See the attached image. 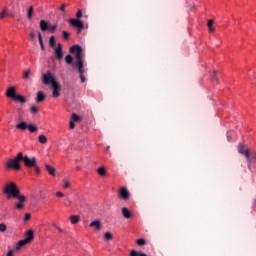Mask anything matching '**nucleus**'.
<instances>
[{
	"instance_id": "obj_16",
	"label": "nucleus",
	"mask_w": 256,
	"mask_h": 256,
	"mask_svg": "<svg viewBox=\"0 0 256 256\" xmlns=\"http://www.w3.org/2000/svg\"><path fill=\"white\" fill-rule=\"evenodd\" d=\"M13 101H16L18 103H27V98L23 95H16Z\"/></svg>"
},
{
	"instance_id": "obj_33",
	"label": "nucleus",
	"mask_w": 256,
	"mask_h": 256,
	"mask_svg": "<svg viewBox=\"0 0 256 256\" xmlns=\"http://www.w3.org/2000/svg\"><path fill=\"white\" fill-rule=\"evenodd\" d=\"M30 111L31 113L36 114V113H39V108H37V106H31Z\"/></svg>"
},
{
	"instance_id": "obj_26",
	"label": "nucleus",
	"mask_w": 256,
	"mask_h": 256,
	"mask_svg": "<svg viewBox=\"0 0 256 256\" xmlns=\"http://www.w3.org/2000/svg\"><path fill=\"white\" fill-rule=\"evenodd\" d=\"M23 79H25L26 81L31 79V71L30 70H27L24 72Z\"/></svg>"
},
{
	"instance_id": "obj_50",
	"label": "nucleus",
	"mask_w": 256,
	"mask_h": 256,
	"mask_svg": "<svg viewBox=\"0 0 256 256\" xmlns=\"http://www.w3.org/2000/svg\"><path fill=\"white\" fill-rule=\"evenodd\" d=\"M76 169H77V171H80V170H81V168H79V167H77Z\"/></svg>"
},
{
	"instance_id": "obj_2",
	"label": "nucleus",
	"mask_w": 256,
	"mask_h": 256,
	"mask_svg": "<svg viewBox=\"0 0 256 256\" xmlns=\"http://www.w3.org/2000/svg\"><path fill=\"white\" fill-rule=\"evenodd\" d=\"M70 53H75L76 61L72 64L73 69L77 70L79 73V77L81 79V83H85L87 78H85V61L83 55V48L79 45H74L69 49Z\"/></svg>"
},
{
	"instance_id": "obj_31",
	"label": "nucleus",
	"mask_w": 256,
	"mask_h": 256,
	"mask_svg": "<svg viewBox=\"0 0 256 256\" xmlns=\"http://www.w3.org/2000/svg\"><path fill=\"white\" fill-rule=\"evenodd\" d=\"M62 37H63V39L67 40V39H69V37H71V34H69V32H67V31H63Z\"/></svg>"
},
{
	"instance_id": "obj_21",
	"label": "nucleus",
	"mask_w": 256,
	"mask_h": 256,
	"mask_svg": "<svg viewBox=\"0 0 256 256\" xmlns=\"http://www.w3.org/2000/svg\"><path fill=\"white\" fill-rule=\"evenodd\" d=\"M97 173L100 175V177H105L107 170H105V167H100L97 169Z\"/></svg>"
},
{
	"instance_id": "obj_35",
	"label": "nucleus",
	"mask_w": 256,
	"mask_h": 256,
	"mask_svg": "<svg viewBox=\"0 0 256 256\" xmlns=\"http://www.w3.org/2000/svg\"><path fill=\"white\" fill-rule=\"evenodd\" d=\"M71 121H73V122L79 121V116H77V114L73 113V114L71 115Z\"/></svg>"
},
{
	"instance_id": "obj_18",
	"label": "nucleus",
	"mask_w": 256,
	"mask_h": 256,
	"mask_svg": "<svg viewBox=\"0 0 256 256\" xmlns=\"http://www.w3.org/2000/svg\"><path fill=\"white\" fill-rule=\"evenodd\" d=\"M45 169H46V171H48L49 175H52V177H55V171L56 170H55L54 167H52L51 165L47 164L45 166Z\"/></svg>"
},
{
	"instance_id": "obj_32",
	"label": "nucleus",
	"mask_w": 256,
	"mask_h": 256,
	"mask_svg": "<svg viewBox=\"0 0 256 256\" xmlns=\"http://www.w3.org/2000/svg\"><path fill=\"white\" fill-rule=\"evenodd\" d=\"M7 231V225L1 223L0 224V232L5 233Z\"/></svg>"
},
{
	"instance_id": "obj_48",
	"label": "nucleus",
	"mask_w": 256,
	"mask_h": 256,
	"mask_svg": "<svg viewBox=\"0 0 256 256\" xmlns=\"http://www.w3.org/2000/svg\"><path fill=\"white\" fill-rule=\"evenodd\" d=\"M57 229L60 233H63V230L60 227H58Z\"/></svg>"
},
{
	"instance_id": "obj_49",
	"label": "nucleus",
	"mask_w": 256,
	"mask_h": 256,
	"mask_svg": "<svg viewBox=\"0 0 256 256\" xmlns=\"http://www.w3.org/2000/svg\"><path fill=\"white\" fill-rule=\"evenodd\" d=\"M54 227H55L56 229H58V228H59V226H57V224H54Z\"/></svg>"
},
{
	"instance_id": "obj_27",
	"label": "nucleus",
	"mask_w": 256,
	"mask_h": 256,
	"mask_svg": "<svg viewBox=\"0 0 256 256\" xmlns=\"http://www.w3.org/2000/svg\"><path fill=\"white\" fill-rule=\"evenodd\" d=\"M146 243L147 242L143 238L136 240V244L139 245V247H143V245H146Z\"/></svg>"
},
{
	"instance_id": "obj_22",
	"label": "nucleus",
	"mask_w": 256,
	"mask_h": 256,
	"mask_svg": "<svg viewBox=\"0 0 256 256\" xmlns=\"http://www.w3.org/2000/svg\"><path fill=\"white\" fill-rule=\"evenodd\" d=\"M28 130L30 131V133H36V131H39V128H37V126H35V124H29Z\"/></svg>"
},
{
	"instance_id": "obj_11",
	"label": "nucleus",
	"mask_w": 256,
	"mask_h": 256,
	"mask_svg": "<svg viewBox=\"0 0 256 256\" xmlns=\"http://www.w3.org/2000/svg\"><path fill=\"white\" fill-rule=\"evenodd\" d=\"M119 195H120L121 199H123L124 201H127V199H129V190H127V188L123 187L120 189Z\"/></svg>"
},
{
	"instance_id": "obj_39",
	"label": "nucleus",
	"mask_w": 256,
	"mask_h": 256,
	"mask_svg": "<svg viewBox=\"0 0 256 256\" xmlns=\"http://www.w3.org/2000/svg\"><path fill=\"white\" fill-rule=\"evenodd\" d=\"M69 127L70 129H75V122H73V120H70Z\"/></svg>"
},
{
	"instance_id": "obj_5",
	"label": "nucleus",
	"mask_w": 256,
	"mask_h": 256,
	"mask_svg": "<svg viewBox=\"0 0 256 256\" xmlns=\"http://www.w3.org/2000/svg\"><path fill=\"white\" fill-rule=\"evenodd\" d=\"M83 17V10L78 9V12L76 13V18H70L68 20V23L77 29V34L81 33L85 29V24H83V21H81V18Z\"/></svg>"
},
{
	"instance_id": "obj_12",
	"label": "nucleus",
	"mask_w": 256,
	"mask_h": 256,
	"mask_svg": "<svg viewBox=\"0 0 256 256\" xmlns=\"http://www.w3.org/2000/svg\"><path fill=\"white\" fill-rule=\"evenodd\" d=\"M47 99V96L42 91H38L36 95V103H43Z\"/></svg>"
},
{
	"instance_id": "obj_3",
	"label": "nucleus",
	"mask_w": 256,
	"mask_h": 256,
	"mask_svg": "<svg viewBox=\"0 0 256 256\" xmlns=\"http://www.w3.org/2000/svg\"><path fill=\"white\" fill-rule=\"evenodd\" d=\"M23 161L25 167H27L28 169L34 168L35 165L37 164V158L32 157L29 158V156L27 155H23V152H19L16 157H14L13 159L9 160L6 163V167L8 169H14L15 171H19V169H21V164L20 162Z\"/></svg>"
},
{
	"instance_id": "obj_4",
	"label": "nucleus",
	"mask_w": 256,
	"mask_h": 256,
	"mask_svg": "<svg viewBox=\"0 0 256 256\" xmlns=\"http://www.w3.org/2000/svg\"><path fill=\"white\" fill-rule=\"evenodd\" d=\"M42 81L44 85H51L52 87V97L57 98L61 95V85L55 79V76L50 72H46V74L42 75Z\"/></svg>"
},
{
	"instance_id": "obj_42",
	"label": "nucleus",
	"mask_w": 256,
	"mask_h": 256,
	"mask_svg": "<svg viewBox=\"0 0 256 256\" xmlns=\"http://www.w3.org/2000/svg\"><path fill=\"white\" fill-rule=\"evenodd\" d=\"M56 197H65V194H63V192H56Z\"/></svg>"
},
{
	"instance_id": "obj_17",
	"label": "nucleus",
	"mask_w": 256,
	"mask_h": 256,
	"mask_svg": "<svg viewBox=\"0 0 256 256\" xmlns=\"http://www.w3.org/2000/svg\"><path fill=\"white\" fill-rule=\"evenodd\" d=\"M89 227H95L96 231H99L101 229V221L95 220L89 224Z\"/></svg>"
},
{
	"instance_id": "obj_46",
	"label": "nucleus",
	"mask_w": 256,
	"mask_h": 256,
	"mask_svg": "<svg viewBox=\"0 0 256 256\" xmlns=\"http://www.w3.org/2000/svg\"><path fill=\"white\" fill-rule=\"evenodd\" d=\"M65 7L66 5L65 4H62L61 7H60V11H62V13H65Z\"/></svg>"
},
{
	"instance_id": "obj_13",
	"label": "nucleus",
	"mask_w": 256,
	"mask_h": 256,
	"mask_svg": "<svg viewBox=\"0 0 256 256\" xmlns=\"http://www.w3.org/2000/svg\"><path fill=\"white\" fill-rule=\"evenodd\" d=\"M40 29H41V31H50L51 26L49 25V23L47 21L41 20L40 21Z\"/></svg>"
},
{
	"instance_id": "obj_34",
	"label": "nucleus",
	"mask_w": 256,
	"mask_h": 256,
	"mask_svg": "<svg viewBox=\"0 0 256 256\" xmlns=\"http://www.w3.org/2000/svg\"><path fill=\"white\" fill-rule=\"evenodd\" d=\"M63 187L64 189H69V187H71V183L67 180H63Z\"/></svg>"
},
{
	"instance_id": "obj_40",
	"label": "nucleus",
	"mask_w": 256,
	"mask_h": 256,
	"mask_svg": "<svg viewBox=\"0 0 256 256\" xmlns=\"http://www.w3.org/2000/svg\"><path fill=\"white\" fill-rule=\"evenodd\" d=\"M31 220V214H25L24 221H30Z\"/></svg>"
},
{
	"instance_id": "obj_25",
	"label": "nucleus",
	"mask_w": 256,
	"mask_h": 256,
	"mask_svg": "<svg viewBox=\"0 0 256 256\" xmlns=\"http://www.w3.org/2000/svg\"><path fill=\"white\" fill-rule=\"evenodd\" d=\"M130 256H147V254H145V253H140V252H138V251L132 250V251L130 252Z\"/></svg>"
},
{
	"instance_id": "obj_36",
	"label": "nucleus",
	"mask_w": 256,
	"mask_h": 256,
	"mask_svg": "<svg viewBox=\"0 0 256 256\" xmlns=\"http://www.w3.org/2000/svg\"><path fill=\"white\" fill-rule=\"evenodd\" d=\"M32 168L34 169V171H35V173H36L37 175H39V173H41V168H39V166H38L37 164H35V166L32 167Z\"/></svg>"
},
{
	"instance_id": "obj_41",
	"label": "nucleus",
	"mask_w": 256,
	"mask_h": 256,
	"mask_svg": "<svg viewBox=\"0 0 256 256\" xmlns=\"http://www.w3.org/2000/svg\"><path fill=\"white\" fill-rule=\"evenodd\" d=\"M212 79H215L216 82L219 81V79L217 78V71H214Z\"/></svg>"
},
{
	"instance_id": "obj_29",
	"label": "nucleus",
	"mask_w": 256,
	"mask_h": 256,
	"mask_svg": "<svg viewBox=\"0 0 256 256\" xmlns=\"http://www.w3.org/2000/svg\"><path fill=\"white\" fill-rule=\"evenodd\" d=\"M27 17H28V19H31L33 17V6H30L28 8Z\"/></svg>"
},
{
	"instance_id": "obj_38",
	"label": "nucleus",
	"mask_w": 256,
	"mask_h": 256,
	"mask_svg": "<svg viewBox=\"0 0 256 256\" xmlns=\"http://www.w3.org/2000/svg\"><path fill=\"white\" fill-rule=\"evenodd\" d=\"M38 41L40 45L43 44V36L41 35V32L38 33Z\"/></svg>"
},
{
	"instance_id": "obj_28",
	"label": "nucleus",
	"mask_w": 256,
	"mask_h": 256,
	"mask_svg": "<svg viewBox=\"0 0 256 256\" xmlns=\"http://www.w3.org/2000/svg\"><path fill=\"white\" fill-rule=\"evenodd\" d=\"M104 239H105L106 241H111V239H113V234H111L110 232H106V233L104 234Z\"/></svg>"
},
{
	"instance_id": "obj_10",
	"label": "nucleus",
	"mask_w": 256,
	"mask_h": 256,
	"mask_svg": "<svg viewBox=\"0 0 256 256\" xmlns=\"http://www.w3.org/2000/svg\"><path fill=\"white\" fill-rule=\"evenodd\" d=\"M251 149H246L245 150V145L244 144H239L238 145V152L241 153V155H244L245 157L249 158V152Z\"/></svg>"
},
{
	"instance_id": "obj_9",
	"label": "nucleus",
	"mask_w": 256,
	"mask_h": 256,
	"mask_svg": "<svg viewBox=\"0 0 256 256\" xmlns=\"http://www.w3.org/2000/svg\"><path fill=\"white\" fill-rule=\"evenodd\" d=\"M17 96V88L15 86H11L6 91V97L9 99H14Z\"/></svg>"
},
{
	"instance_id": "obj_51",
	"label": "nucleus",
	"mask_w": 256,
	"mask_h": 256,
	"mask_svg": "<svg viewBox=\"0 0 256 256\" xmlns=\"http://www.w3.org/2000/svg\"><path fill=\"white\" fill-rule=\"evenodd\" d=\"M84 17H85V19H87V17H88V16H87V15H85Z\"/></svg>"
},
{
	"instance_id": "obj_37",
	"label": "nucleus",
	"mask_w": 256,
	"mask_h": 256,
	"mask_svg": "<svg viewBox=\"0 0 256 256\" xmlns=\"http://www.w3.org/2000/svg\"><path fill=\"white\" fill-rule=\"evenodd\" d=\"M5 15H7V8H5V9L0 13V19H5Z\"/></svg>"
},
{
	"instance_id": "obj_47",
	"label": "nucleus",
	"mask_w": 256,
	"mask_h": 256,
	"mask_svg": "<svg viewBox=\"0 0 256 256\" xmlns=\"http://www.w3.org/2000/svg\"><path fill=\"white\" fill-rule=\"evenodd\" d=\"M40 48H41L42 51H45V44L44 43L40 44Z\"/></svg>"
},
{
	"instance_id": "obj_14",
	"label": "nucleus",
	"mask_w": 256,
	"mask_h": 256,
	"mask_svg": "<svg viewBox=\"0 0 256 256\" xmlns=\"http://www.w3.org/2000/svg\"><path fill=\"white\" fill-rule=\"evenodd\" d=\"M29 127V124H27L26 122H20L16 125V129H19L20 131H27Z\"/></svg>"
},
{
	"instance_id": "obj_44",
	"label": "nucleus",
	"mask_w": 256,
	"mask_h": 256,
	"mask_svg": "<svg viewBox=\"0 0 256 256\" xmlns=\"http://www.w3.org/2000/svg\"><path fill=\"white\" fill-rule=\"evenodd\" d=\"M30 39H35V32L31 31L29 34Z\"/></svg>"
},
{
	"instance_id": "obj_19",
	"label": "nucleus",
	"mask_w": 256,
	"mask_h": 256,
	"mask_svg": "<svg viewBox=\"0 0 256 256\" xmlns=\"http://www.w3.org/2000/svg\"><path fill=\"white\" fill-rule=\"evenodd\" d=\"M66 65H73V56L71 54H68L64 58Z\"/></svg>"
},
{
	"instance_id": "obj_15",
	"label": "nucleus",
	"mask_w": 256,
	"mask_h": 256,
	"mask_svg": "<svg viewBox=\"0 0 256 256\" xmlns=\"http://www.w3.org/2000/svg\"><path fill=\"white\" fill-rule=\"evenodd\" d=\"M122 215L124 219H131V211L127 207L122 208Z\"/></svg>"
},
{
	"instance_id": "obj_20",
	"label": "nucleus",
	"mask_w": 256,
	"mask_h": 256,
	"mask_svg": "<svg viewBox=\"0 0 256 256\" xmlns=\"http://www.w3.org/2000/svg\"><path fill=\"white\" fill-rule=\"evenodd\" d=\"M70 221L72 223V225H77V223H79L80 218L78 215H74L70 217Z\"/></svg>"
},
{
	"instance_id": "obj_43",
	"label": "nucleus",
	"mask_w": 256,
	"mask_h": 256,
	"mask_svg": "<svg viewBox=\"0 0 256 256\" xmlns=\"http://www.w3.org/2000/svg\"><path fill=\"white\" fill-rule=\"evenodd\" d=\"M13 255H15V250L8 251L6 256H13Z\"/></svg>"
},
{
	"instance_id": "obj_24",
	"label": "nucleus",
	"mask_w": 256,
	"mask_h": 256,
	"mask_svg": "<svg viewBox=\"0 0 256 256\" xmlns=\"http://www.w3.org/2000/svg\"><path fill=\"white\" fill-rule=\"evenodd\" d=\"M55 45H56L55 36H51L49 38V46L53 49L55 48Z\"/></svg>"
},
{
	"instance_id": "obj_8",
	"label": "nucleus",
	"mask_w": 256,
	"mask_h": 256,
	"mask_svg": "<svg viewBox=\"0 0 256 256\" xmlns=\"http://www.w3.org/2000/svg\"><path fill=\"white\" fill-rule=\"evenodd\" d=\"M246 159L248 160V169L251 170V164L255 165L256 163V153L250 150L249 157H246Z\"/></svg>"
},
{
	"instance_id": "obj_23",
	"label": "nucleus",
	"mask_w": 256,
	"mask_h": 256,
	"mask_svg": "<svg viewBox=\"0 0 256 256\" xmlns=\"http://www.w3.org/2000/svg\"><path fill=\"white\" fill-rule=\"evenodd\" d=\"M38 141H39V143H41V145H45V143H47V136L39 135L38 136Z\"/></svg>"
},
{
	"instance_id": "obj_30",
	"label": "nucleus",
	"mask_w": 256,
	"mask_h": 256,
	"mask_svg": "<svg viewBox=\"0 0 256 256\" xmlns=\"http://www.w3.org/2000/svg\"><path fill=\"white\" fill-rule=\"evenodd\" d=\"M213 23H214L213 20H208V23H207L208 29L211 32L215 31V28H213Z\"/></svg>"
},
{
	"instance_id": "obj_1",
	"label": "nucleus",
	"mask_w": 256,
	"mask_h": 256,
	"mask_svg": "<svg viewBox=\"0 0 256 256\" xmlns=\"http://www.w3.org/2000/svg\"><path fill=\"white\" fill-rule=\"evenodd\" d=\"M3 193L6 195L7 199H18V202L14 204V207L18 209V211L25 209V205H23V203L27 201V198L24 195H20L21 191L15 182L5 184Z\"/></svg>"
},
{
	"instance_id": "obj_45",
	"label": "nucleus",
	"mask_w": 256,
	"mask_h": 256,
	"mask_svg": "<svg viewBox=\"0 0 256 256\" xmlns=\"http://www.w3.org/2000/svg\"><path fill=\"white\" fill-rule=\"evenodd\" d=\"M51 31H57V24L50 26Z\"/></svg>"
},
{
	"instance_id": "obj_7",
	"label": "nucleus",
	"mask_w": 256,
	"mask_h": 256,
	"mask_svg": "<svg viewBox=\"0 0 256 256\" xmlns=\"http://www.w3.org/2000/svg\"><path fill=\"white\" fill-rule=\"evenodd\" d=\"M54 57L57 61H61V59H63V46L61 43H58L57 47L54 48Z\"/></svg>"
},
{
	"instance_id": "obj_6",
	"label": "nucleus",
	"mask_w": 256,
	"mask_h": 256,
	"mask_svg": "<svg viewBox=\"0 0 256 256\" xmlns=\"http://www.w3.org/2000/svg\"><path fill=\"white\" fill-rule=\"evenodd\" d=\"M25 237H26L25 239L20 240L17 243V245L15 247L16 251H19V249H21V247H25V245H29V243H31V240L34 239L33 230H28L26 232Z\"/></svg>"
}]
</instances>
